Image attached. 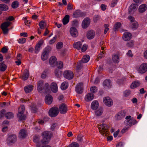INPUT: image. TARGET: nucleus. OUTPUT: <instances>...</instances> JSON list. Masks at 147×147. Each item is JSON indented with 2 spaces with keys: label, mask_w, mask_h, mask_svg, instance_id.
Returning <instances> with one entry per match:
<instances>
[{
  "label": "nucleus",
  "mask_w": 147,
  "mask_h": 147,
  "mask_svg": "<svg viewBox=\"0 0 147 147\" xmlns=\"http://www.w3.org/2000/svg\"><path fill=\"white\" fill-rule=\"evenodd\" d=\"M147 71V64L144 63L141 64L139 67L138 72L141 74L145 73Z\"/></svg>",
  "instance_id": "nucleus-7"
},
{
  "label": "nucleus",
  "mask_w": 147,
  "mask_h": 147,
  "mask_svg": "<svg viewBox=\"0 0 147 147\" xmlns=\"http://www.w3.org/2000/svg\"><path fill=\"white\" fill-rule=\"evenodd\" d=\"M112 60L115 63H118L119 61V56L117 55H115L112 57Z\"/></svg>",
  "instance_id": "nucleus-40"
},
{
  "label": "nucleus",
  "mask_w": 147,
  "mask_h": 147,
  "mask_svg": "<svg viewBox=\"0 0 147 147\" xmlns=\"http://www.w3.org/2000/svg\"><path fill=\"white\" fill-rule=\"evenodd\" d=\"M17 140V137L14 134H11L9 135L7 141L8 144L14 143Z\"/></svg>",
  "instance_id": "nucleus-8"
},
{
  "label": "nucleus",
  "mask_w": 147,
  "mask_h": 147,
  "mask_svg": "<svg viewBox=\"0 0 147 147\" xmlns=\"http://www.w3.org/2000/svg\"><path fill=\"white\" fill-rule=\"evenodd\" d=\"M39 25L41 29H43L47 28L46 23L43 21H40L39 24Z\"/></svg>",
  "instance_id": "nucleus-33"
},
{
  "label": "nucleus",
  "mask_w": 147,
  "mask_h": 147,
  "mask_svg": "<svg viewBox=\"0 0 147 147\" xmlns=\"http://www.w3.org/2000/svg\"><path fill=\"white\" fill-rule=\"evenodd\" d=\"M5 117L7 119H10L14 117V115L12 112H8L5 114Z\"/></svg>",
  "instance_id": "nucleus-38"
},
{
  "label": "nucleus",
  "mask_w": 147,
  "mask_h": 147,
  "mask_svg": "<svg viewBox=\"0 0 147 147\" xmlns=\"http://www.w3.org/2000/svg\"><path fill=\"white\" fill-rule=\"evenodd\" d=\"M81 16V13L80 10H77L73 13V16L74 18H77Z\"/></svg>",
  "instance_id": "nucleus-41"
},
{
  "label": "nucleus",
  "mask_w": 147,
  "mask_h": 147,
  "mask_svg": "<svg viewBox=\"0 0 147 147\" xmlns=\"http://www.w3.org/2000/svg\"><path fill=\"white\" fill-rule=\"evenodd\" d=\"M6 112V111L5 109H2L0 111V118L3 116Z\"/></svg>",
  "instance_id": "nucleus-59"
},
{
  "label": "nucleus",
  "mask_w": 147,
  "mask_h": 147,
  "mask_svg": "<svg viewBox=\"0 0 147 147\" xmlns=\"http://www.w3.org/2000/svg\"><path fill=\"white\" fill-rule=\"evenodd\" d=\"M73 9V6L70 3H69L68 4L67 7V9L68 10H72Z\"/></svg>",
  "instance_id": "nucleus-56"
},
{
  "label": "nucleus",
  "mask_w": 147,
  "mask_h": 147,
  "mask_svg": "<svg viewBox=\"0 0 147 147\" xmlns=\"http://www.w3.org/2000/svg\"><path fill=\"white\" fill-rule=\"evenodd\" d=\"M43 81L42 80L39 81L38 82L37 90L39 91H40L43 89Z\"/></svg>",
  "instance_id": "nucleus-25"
},
{
  "label": "nucleus",
  "mask_w": 147,
  "mask_h": 147,
  "mask_svg": "<svg viewBox=\"0 0 147 147\" xmlns=\"http://www.w3.org/2000/svg\"><path fill=\"white\" fill-rule=\"evenodd\" d=\"M69 147H79V145L77 142H72L69 145Z\"/></svg>",
  "instance_id": "nucleus-52"
},
{
  "label": "nucleus",
  "mask_w": 147,
  "mask_h": 147,
  "mask_svg": "<svg viewBox=\"0 0 147 147\" xmlns=\"http://www.w3.org/2000/svg\"><path fill=\"white\" fill-rule=\"evenodd\" d=\"M117 0H113L111 2V7H114L117 4Z\"/></svg>",
  "instance_id": "nucleus-58"
},
{
  "label": "nucleus",
  "mask_w": 147,
  "mask_h": 147,
  "mask_svg": "<svg viewBox=\"0 0 147 147\" xmlns=\"http://www.w3.org/2000/svg\"><path fill=\"white\" fill-rule=\"evenodd\" d=\"M29 76V71L28 70L26 69L24 71L22 79L24 80H26L28 78Z\"/></svg>",
  "instance_id": "nucleus-23"
},
{
  "label": "nucleus",
  "mask_w": 147,
  "mask_h": 147,
  "mask_svg": "<svg viewBox=\"0 0 147 147\" xmlns=\"http://www.w3.org/2000/svg\"><path fill=\"white\" fill-rule=\"evenodd\" d=\"M17 116L20 121L24 120L26 119V116L23 114H18Z\"/></svg>",
  "instance_id": "nucleus-39"
},
{
  "label": "nucleus",
  "mask_w": 147,
  "mask_h": 147,
  "mask_svg": "<svg viewBox=\"0 0 147 147\" xmlns=\"http://www.w3.org/2000/svg\"><path fill=\"white\" fill-rule=\"evenodd\" d=\"M7 66L3 62L0 63V71H4L6 69Z\"/></svg>",
  "instance_id": "nucleus-36"
},
{
  "label": "nucleus",
  "mask_w": 147,
  "mask_h": 147,
  "mask_svg": "<svg viewBox=\"0 0 147 147\" xmlns=\"http://www.w3.org/2000/svg\"><path fill=\"white\" fill-rule=\"evenodd\" d=\"M18 42L21 44H23L26 42V39L25 38H20L18 40Z\"/></svg>",
  "instance_id": "nucleus-57"
},
{
  "label": "nucleus",
  "mask_w": 147,
  "mask_h": 147,
  "mask_svg": "<svg viewBox=\"0 0 147 147\" xmlns=\"http://www.w3.org/2000/svg\"><path fill=\"white\" fill-rule=\"evenodd\" d=\"M59 69H57L55 70V76L57 78L60 77L61 72L60 71Z\"/></svg>",
  "instance_id": "nucleus-46"
},
{
  "label": "nucleus",
  "mask_w": 147,
  "mask_h": 147,
  "mask_svg": "<svg viewBox=\"0 0 147 147\" xmlns=\"http://www.w3.org/2000/svg\"><path fill=\"white\" fill-rule=\"evenodd\" d=\"M57 66L58 69H61L63 66V63L61 61L58 62L57 64Z\"/></svg>",
  "instance_id": "nucleus-55"
},
{
  "label": "nucleus",
  "mask_w": 147,
  "mask_h": 147,
  "mask_svg": "<svg viewBox=\"0 0 147 147\" xmlns=\"http://www.w3.org/2000/svg\"><path fill=\"white\" fill-rule=\"evenodd\" d=\"M132 34L129 32H125L123 34V38L125 41L129 40L132 38Z\"/></svg>",
  "instance_id": "nucleus-17"
},
{
  "label": "nucleus",
  "mask_w": 147,
  "mask_h": 147,
  "mask_svg": "<svg viewBox=\"0 0 147 147\" xmlns=\"http://www.w3.org/2000/svg\"><path fill=\"white\" fill-rule=\"evenodd\" d=\"M19 5V3L17 1H14L11 4V6L12 8H16L18 7Z\"/></svg>",
  "instance_id": "nucleus-47"
},
{
  "label": "nucleus",
  "mask_w": 147,
  "mask_h": 147,
  "mask_svg": "<svg viewBox=\"0 0 147 147\" xmlns=\"http://www.w3.org/2000/svg\"><path fill=\"white\" fill-rule=\"evenodd\" d=\"M39 139L40 136L38 135H35L33 137V141L37 143L39 141Z\"/></svg>",
  "instance_id": "nucleus-49"
},
{
  "label": "nucleus",
  "mask_w": 147,
  "mask_h": 147,
  "mask_svg": "<svg viewBox=\"0 0 147 147\" xmlns=\"http://www.w3.org/2000/svg\"><path fill=\"white\" fill-rule=\"evenodd\" d=\"M121 24L120 22H116L114 26V28L113 29L115 31H116L121 26Z\"/></svg>",
  "instance_id": "nucleus-45"
},
{
  "label": "nucleus",
  "mask_w": 147,
  "mask_h": 147,
  "mask_svg": "<svg viewBox=\"0 0 147 147\" xmlns=\"http://www.w3.org/2000/svg\"><path fill=\"white\" fill-rule=\"evenodd\" d=\"M58 113V109L57 107H52L50 109L49 112V116L51 117H56Z\"/></svg>",
  "instance_id": "nucleus-4"
},
{
  "label": "nucleus",
  "mask_w": 147,
  "mask_h": 147,
  "mask_svg": "<svg viewBox=\"0 0 147 147\" xmlns=\"http://www.w3.org/2000/svg\"><path fill=\"white\" fill-rule=\"evenodd\" d=\"M138 6L136 4H131L130 6V8L131 10L135 9L138 7Z\"/></svg>",
  "instance_id": "nucleus-53"
},
{
  "label": "nucleus",
  "mask_w": 147,
  "mask_h": 147,
  "mask_svg": "<svg viewBox=\"0 0 147 147\" xmlns=\"http://www.w3.org/2000/svg\"><path fill=\"white\" fill-rule=\"evenodd\" d=\"M57 59L55 57L53 56L51 57L49 59V63L50 65H54L56 64Z\"/></svg>",
  "instance_id": "nucleus-26"
},
{
  "label": "nucleus",
  "mask_w": 147,
  "mask_h": 147,
  "mask_svg": "<svg viewBox=\"0 0 147 147\" xmlns=\"http://www.w3.org/2000/svg\"><path fill=\"white\" fill-rule=\"evenodd\" d=\"M19 137L22 138H24L26 137L27 135V133L26 131L24 129H22L20 130L19 133Z\"/></svg>",
  "instance_id": "nucleus-22"
},
{
  "label": "nucleus",
  "mask_w": 147,
  "mask_h": 147,
  "mask_svg": "<svg viewBox=\"0 0 147 147\" xmlns=\"http://www.w3.org/2000/svg\"><path fill=\"white\" fill-rule=\"evenodd\" d=\"M49 71V70L48 69L45 70L42 73L41 77L42 79L46 78L48 73Z\"/></svg>",
  "instance_id": "nucleus-34"
},
{
  "label": "nucleus",
  "mask_w": 147,
  "mask_h": 147,
  "mask_svg": "<svg viewBox=\"0 0 147 147\" xmlns=\"http://www.w3.org/2000/svg\"><path fill=\"white\" fill-rule=\"evenodd\" d=\"M90 23V19L88 17L85 18L82 23V27L83 28H86L88 27Z\"/></svg>",
  "instance_id": "nucleus-12"
},
{
  "label": "nucleus",
  "mask_w": 147,
  "mask_h": 147,
  "mask_svg": "<svg viewBox=\"0 0 147 147\" xmlns=\"http://www.w3.org/2000/svg\"><path fill=\"white\" fill-rule=\"evenodd\" d=\"M69 16L67 15L65 16L62 20L63 24L65 25L67 24L69 21Z\"/></svg>",
  "instance_id": "nucleus-30"
},
{
  "label": "nucleus",
  "mask_w": 147,
  "mask_h": 147,
  "mask_svg": "<svg viewBox=\"0 0 147 147\" xmlns=\"http://www.w3.org/2000/svg\"><path fill=\"white\" fill-rule=\"evenodd\" d=\"M42 139L41 142L42 144H48L50 142L53 135L52 132L49 131H45L42 133Z\"/></svg>",
  "instance_id": "nucleus-1"
},
{
  "label": "nucleus",
  "mask_w": 147,
  "mask_h": 147,
  "mask_svg": "<svg viewBox=\"0 0 147 147\" xmlns=\"http://www.w3.org/2000/svg\"><path fill=\"white\" fill-rule=\"evenodd\" d=\"M140 82L138 81H135L133 82L130 86V88L132 89L140 85Z\"/></svg>",
  "instance_id": "nucleus-31"
},
{
  "label": "nucleus",
  "mask_w": 147,
  "mask_h": 147,
  "mask_svg": "<svg viewBox=\"0 0 147 147\" xmlns=\"http://www.w3.org/2000/svg\"><path fill=\"white\" fill-rule=\"evenodd\" d=\"M99 103L97 100H94L91 103V108L94 110H96L98 107Z\"/></svg>",
  "instance_id": "nucleus-21"
},
{
  "label": "nucleus",
  "mask_w": 147,
  "mask_h": 147,
  "mask_svg": "<svg viewBox=\"0 0 147 147\" xmlns=\"http://www.w3.org/2000/svg\"><path fill=\"white\" fill-rule=\"evenodd\" d=\"M126 45L129 47H132L134 45V41L133 40H131L128 42Z\"/></svg>",
  "instance_id": "nucleus-48"
},
{
  "label": "nucleus",
  "mask_w": 147,
  "mask_h": 147,
  "mask_svg": "<svg viewBox=\"0 0 147 147\" xmlns=\"http://www.w3.org/2000/svg\"><path fill=\"white\" fill-rule=\"evenodd\" d=\"M82 44L80 42H78L74 43L73 45V47L74 48H76L78 50H81L82 52H84L87 49V46L86 44H84L82 47Z\"/></svg>",
  "instance_id": "nucleus-2"
},
{
  "label": "nucleus",
  "mask_w": 147,
  "mask_h": 147,
  "mask_svg": "<svg viewBox=\"0 0 147 147\" xmlns=\"http://www.w3.org/2000/svg\"><path fill=\"white\" fill-rule=\"evenodd\" d=\"M68 86L67 82H64L62 83L61 86V88L62 90H65L66 89Z\"/></svg>",
  "instance_id": "nucleus-37"
},
{
  "label": "nucleus",
  "mask_w": 147,
  "mask_h": 147,
  "mask_svg": "<svg viewBox=\"0 0 147 147\" xmlns=\"http://www.w3.org/2000/svg\"><path fill=\"white\" fill-rule=\"evenodd\" d=\"M53 101V98L50 95L48 94L45 97V102L47 104L49 105Z\"/></svg>",
  "instance_id": "nucleus-20"
},
{
  "label": "nucleus",
  "mask_w": 147,
  "mask_h": 147,
  "mask_svg": "<svg viewBox=\"0 0 147 147\" xmlns=\"http://www.w3.org/2000/svg\"><path fill=\"white\" fill-rule=\"evenodd\" d=\"M70 32L71 35L74 37H76L78 35L77 29L74 27H71L70 29Z\"/></svg>",
  "instance_id": "nucleus-16"
},
{
  "label": "nucleus",
  "mask_w": 147,
  "mask_h": 147,
  "mask_svg": "<svg viewBox=\"0 0 147 147\" xmlns=\"http://www.w3.org/2000/svg\"><path fill=\"white\" fill-rule=\"evenodd\" d=\"M129 129L128 127H125L121 130V132L122 134H124Z\"/></svg>",
  "instance_id": "nucleus-62"
},
{
  "label": "nucleus",
  "mask_w": 147,
  "mask_h": 147,
  "mask_svg": "<svg viewBox=\"0 0 147 147\" xmlns=\"http://www.w3.org/2000/svg\"><path fill=\"white\" fill-rule=\"evenodd\" d=\"M131 93V91L130 90H127L124 91L123 92V96L125 97H127L129 96Z\"/></svg>",
  "instance_id": "nucleus-51"
},
{
  "label": "nucleus",
  "mask_w": 147,
  "mask_h": 147,
  "mask_svg": "<svg viewBox=\"0 0 147 147\" xmlns=\"http://www.w3.org/2000/svg\"><path fill=\"white\" fill-rule=\"evenodd\" d=\"M8 49L6 47H3L1 49V52L3 53H5L7 52Z\"/></svg>",
  "instance_id": "nucleus-60"
},
{
  "label": "nucleus",
  "mask_w": 147,
  "mask_h": 147,
  "mask_svg": "<svg viewBox=\"0 0 147 147\" xmlns=\"http://www.w3.org/2000/svg\"><path fill=\"white\" fill-rule=\"evenodd\" d=\"M33 86L32 85H29L25 87L24 90L26 93H28L31 92L33 89Z\"/></svg>",
  "instance_id": "nucleus-24"
},
{
  "label": "nucleus",
  "mask_w": 147,
  "mask_h": 147,
  "mask_svg": "<svg viewBox=\"0 0 147 147\" xmlns=\"http://www.w3.org/2000/svg\"><path fill=\"white\" fill-rule=\"evenodd\" d=\"M63 43L61 42H58L56 45L57 49L59 50L61 49L63 47Z\"/></svg>",
  "instance_id": "nucleus-44"
},
{
  "label": "nucleus",
  "mask_w": 147,
  "mask_h": 147,
  "mask_svg": "<svg viewBox=\"0 0 147 147\" xmlns=\"http://www.w3.org/2000/svg\"><path fill=\"white\" fill-rule=\"evenodd\" d=\"M50 51V49L49 48H46L45 49L41 56V58L42 60L44 61L47 59L48 54Z\"/></svg>",
  "instance_id": "nucleus-13"
},
{
  "label": "nucleus",
  "mask_w": 147,
  "mask_h": 147,
  "mask_svg": "<svg viewBox=\"0 0 147 147\" xmlns=\"http://www.w3.org/2000/svg\"><path fill=\"white\" fill-rule=\"evenodd\" d=\"M103 111L102 108L100 107L95 111V115L97 116H99L102 114Z\"/></svg>",
  "instance_id": "nucleus-29"
},
{
  "label": "nucleus",
  "mask_w": 147,
  "mask_h": 147,
  "mask_svg": "<svg viewBox=\"0 0 147 147\" xmlns=\"http://www.w3.org/2000/svg\"><path fill=\"white\" fill-rule=\"evenodd\" d=\"M95 35V32L92 30L88 31L86 33V36L88 39L90 40L94 38Z\"/></svg>",
  "instance_id": "nucleus-15"
},
{
  "label": "nucleus",
  "mask_w": 147,
  "mask_h": 147,
  "mask_svg": "<svg viewBox=\"0 0 147 147\" xmlns=\"http://www.w3.org/2000/svg\"><path fill=\"white\" fill-rule=\"evenodd\" d=\"M63 75L65 78L68 80L71 79L74 77V74L71 71H65L64 72Z\"/></svg>",
  "instance_id": "nucleus-11"
},
{
  "label": "nucleus",
  "mask_w": 147,
  "mask_h": 147,
  "mask_svg": "<svg viewBox=\"0 0 147 147\" xmlns=\"http://www.w3.org/2000/svg\"><path fill=\"white\" fill-rule=\"evenodd\" d=\"M128 18V19L131 22H133L134 21L135 19L134 18L131 16H129Z\"/></svg>",
  "instance_id": "nucleus-64"
},
{
  "label": "nucleus",
  "mask_w": 147,
  "mask_h": 147,
  "mask_svg": "<svg viewBox=\"0 0 147 147\" xmlns=\"http://www.w3.org/2000/svg\"><path fill=\"white\" fill-rule=\"evenodd\" d=\"M8 6L5 4H0V10L1 11H6L8 9Z\"/></svg>",
  "instance_id": "nucleus-35"
},
{
  "label": "nucleus",
  "mask_w": 147,
  "mask_h": 147,
  "mask_svg": "<svg viewBox=\"0 0 147 147\" xmlns=\"http://www.w3.org/2000/svg\"><path fill=\"white\" fill-rule=\"evenodd\" d=\"M59 110L60 113L64 114L66 113L67 111V106L65 103H62L60 105Z\"/></svg>",
  "instance_id": "nucleus-9"
},
{
  "label": "nucleus",
  "mask_w": 147,
  "mask_h": 147,
  "mask_svg": "<svg viewBox=\"0 0 147 147\" xmlns=\"http://www.w3.org/2000/svg\"><path fill=\"white\" fill-rule=\"evenodd\" d=\"M57 38V36H54L53 39H51L49 42L50 44L51 45L54 43L56 40Z\"/></svg>",
  "instance_id": "nucleus-54"
},
{
  "label": "nucleus",
  "mask_w": 147,
  "mask_h": 147,
  "mask_svg": "<svg viewBox=\"0 0 147 147\" xmlns=\"http://www.w3.org/2000/svg\"><path fill=\"white\" fill-rule=\"evenodd\" d=\"M11 23L9 22H6L2 24L1 25L0 27L2 30L4 34H7L8 33L9 29L8 27L10 26Z\"/></svg>",
  "instance_id": "nucleus-3"
},
{
  "label": "nucleus",
  "mask_w": 147,
  "mask_h": 147,
  "mask_svg": "<svg viewBox=\"0 0 147 147\" xmlns=\"http://www.w3.org/2000/svg\"><path fill=\"white\" fill-rule=\"evenodd\" d=\"M44 42L42 40H40L36 45V46L40 48L41 46L42 45Z\"/></svg>",
  "instance_id": "nucleus-61"
},
{
  "label": "nucleus",
  "mask_w": 147,
  "mask_h": 147,
  "mask_svg": "<svg viewBox=\"0 0 147 147\" xmlns=\"http://www.w3.org/2000/svg\"><path fill=\"white\" fill-rule=\"evenodd\" d=\"M103 85L105 87H110L111 86V82L109 80H105L103 83Z\"/></svg>",
  "instance_id": "nucleus-32"
},
{
  "label": "nucleus",
  "mask_w": 147,
  "mask_h": 147,
  "mask_svg": "<svg viewBox=\"0 0 147 147\" xmlns=\"http://www.w3.org/2000/svg\"><path fill=\"white\" fill-rule=\"evenodd\" d=\"M25 108L24 105H21L18 109V114H24Z\"/></svg>",
  "instance_id": "nucleus-42"
},
{
  "label": "nucleus",
  "mask_w": 147,
  "mask_h": 147,
  "mask_svg": "<svg viewBox=\"0 0 147 147\" xmlns=\"http://www.w3.org/2000/svg\"><path fill=\"white\" fill-rule=\"evenodd\" d=\"M94 95L92 93H88L86 96L85 99L87 101H89L94 98Z\"/></svg>",
  "instance_id": "nucleus-19"
},
{
  "label": "nucleus",
  "mask_w": 147,
  "mask_h": 147,
  "mask_svg": "<svg viewBox=\"0 0 147 147\" xmlns=\"http://www.w3.org/2000/svg\"><path fill=\"white\" fill-rule=\"evenodd\" d=\"M147 7L145 4H143L140 5L139 8V11L141 13L144 12L146 9Z\"/></svg>",
  "instance_id": "nucleus-27"
},
{
  "label": "nucleus",
  "mask_w": 147,
  "mask_h": 147,
  "mask_svg": "<svg viewBox=\"0 0 147 147\" xmlns=\"http://www.w3.org/2000/svg\"><path fill=\"white\" fill-rule=\"evenodd\" d=\"M97 87L95 86L91 87L90 88V91L92 93H95L97 91Z\"/></svg>",
  "instance_id": "nucleus-50"
},
{
  "label": "nucleus",
  "mask_w": 147,
  "mask_h": 147,
  "mask_svg": "<svg viewBox=\"0 0 147 147\" xmlns=\"http://www.w3.org/2000/svg\"><path fill=\"white\" fill-rule=\"evenodd\" d=\"M90 59V57L88 55H86L84 56L81 62L82 63H86L88 62Z\"/></svg>",
  "instance_id": "nucleus-28"
},
{
  "label": "nucleus",
  "mask_w": 147,
  "mask_h": 147,
  "mask_svg": "<svg viewBox=\"0 0 147 147\" xmlns=\"http://www.w3.org/2000/svg\"><path fill=\"white\" fill-rule=\"evenodd\" d=\"M103 102L108 107H110L113 105V101L112 99L109 96L104 97Z\"/></svg>",
  "instance_id": "nucleus-5"
},
{
  "label": "nucleus",
  "mask_w": 147,
  "mask_h": 147,
  "mask_svg": "<svg viewBox=\"0 0 147 147\" xmlns=\"http://www.w3.org/2000/svg\"><path fill=\"white\" fill-rule=\"evenodd\" d=\"M130 27L132 29L136 30L138 27V24L137 22H135L132 23Z\"/></svg>",
  "instance_id": "nucleus-43"
},
{
  "label": "nucleus",
  "mask_w": 147,
  "mask_h": 147,
  "mask_svg": "<svg viewBox=\"0 0 147 147\" xmlns=\"http://www.w3.org/2000/svg\"><path fill=\"white\" fill-rule=\"evenodd\" d=\"M125 119L126 120L127 122V125H129L130 127L135 125L137 123V121L135 119L131 118L130 116H127Z\"/></svg>",
  "instance_id": "nucleus-6"
},
{
  "label": "nucleus",
  "mask_w": 147,
  "mask_h": 147,
  "mask_svg": "<svg viewBox=\"0 0 147 147\" xmlns=\"http://www.w3.org/2000/svg\"><path fill=\"white\" fill-rule=\"evenodd\" d=\"M75 90L78 94L82 93L83 91V84L82 83H79L77 84L75 88Z\"/></svg>",
  "instance_id": "nucleus-10"
},
{
  "label": "nucleus",
  "mask_w": 147,
  "mask_h": 147,
  "mask_svg": "<svg viewBox=\"0 0 147 147\" xmlns=\"http://www.w3.org/2000/svg\"><path fill=\"white\" fill-rule=\"evenodd\" d=\"M51 88L52 91L54 93H56L58 91L57 85L55 82H53L51 84Z\"/></svg>",
  "instance_id": "nucleus-18"
},
{
  "label": "nucleus",
  "mask_w": 147,
  "mask_h": 147,
  "mask_svg": "<svg viewBox=\"0 0 147 147\" xmlns=\"http://www.w3.org/2000/svg\"><path fill=\"white\" fill-rule=\"evenodd\" d=\"M107 126L106 125L104 124H102L100 125L99 128V131L100 133L102 135L104 134H106V133L107 131Z\"/></svg>",
  "instance_id": "nucleus-14"
},
{
  "label": "nucleus",
  "mask_w": 147,
  "mask_h": 147,
  "mask_svg": "<svg viewBox=\"0 0 147 147\" xmlns=\"http://www.w3.org/2000/svg\"><path fill=\"white\" fill-rule=\"evenodd\" d=\"M127 56L129 57H132L133 56V55L131 50H129L128 51V52L127 53Z\"/></svg>",
  "instance_id": "nucleus-63"
}]
</instances>
